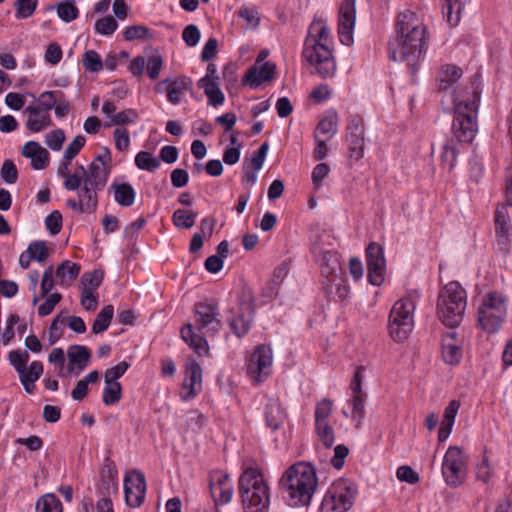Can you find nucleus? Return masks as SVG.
Here are the masks:
<instances>
[{"mask_svg": "<svg viewBox=\"0 0 512 512\" xmlns=\"http://www.w3.org/2000/svg\"><path fill=\"white\" fill-rule=\"evenodd\" d=\"M428 46L425 25L412 11L398 14L396 20V36L388 43L390 59L406 62L414 74L424 59Z\"/></svg>", "mask_w": 512, "mask_h": 512, "instance_id": "1", "label": "nucleus"}, {"mask_svg": "<svg viewBox=\"0 0 512 512\" xmlns=\"http://www.w3.org/2000/svg\"><path fill=\"white\" fill-rule=\"evenodd\" d=\"M279 486L290 506L309 505L318 486L316 469L310 462H297L283 473Z\"/></svg>", "mask_w": 512, "mask_h": 512, "instance_id": "2", "label": "nucleus"}, {"mask_svg": "<svg viewBox=\"0 0 512 512\" xmlns=\"http://www.w3.org/2000/svg\"><path fill=\"white\" fill-rule=\"evenodd\" d=\"M222 327L216 303L199 302L194 305V324L188 323L181 329L182 339L199 355L209 352L208 342L203 335L195 332H204L209 336L218 334Z\"/></svg>", "mask_w": 512, "mask_h": 512, "instance_id": "3", "label": "nucleus"}, {"mask_svg": "<svg viewBox=\"0 0 512 512\" xmlns=\"http://www.w3.org/2000/svg\"><path fill=\"white\" fill-rule=\"evenodd\" d=\"M471 96L454 99V117L451 126L452 136L458 143H471L478 132V104L481 90L478 75H475L470 82Z\"/></svg>", "mask_w": 512, "mask_h": 512, "instance_id": "4", "label": "nucleus"}, {"mask_svg": "<svg viewBox=\"0 0 512 512\" xmlns=\"http://www.w3.org/2000/svg\"><path fill=\"white\" fill-rule=\"evenodd\" d=\"M311 253L319 264L321 284L325 294L334 301H344L349 295V287L344 278L338 252L327 250L321 243L314 242Z\"/></svg>", "mask_w": 512, "mask_h": 512, "instance_id": "5", "label": "nucleus"}, {"mask_svg": "<svg viewBox=\"0 0 512 512\" xmlns=\"http://www.w3.org/2000/svg\"><path fill=\"white\" fill-rule=\"evenodd\" d=\"M330 43V30L327 26L322 22L313 23L309 28L302 54L322 78L332 77L336 71Z\"/></svg>", "mask_w": 512, "mask_h": 512, "instance_id": "6", "label": "nucleus"}, {"mask_svg": "<svg viewBox=\"0 0 512 512\" xmlns=\"http://www.w3.org/2000/svg\"><path fill=\"white\" fill-rule=\"evenodd\" d=\"M238 488L245 512L268 511L270 488L259 469L246 468L239 477Z\"/></svg>", "mask_w": 512, "mask_h": 512, "instance_id": "7", "label": "nucleus"}, {"mask_svg": "<svg viewBox=\"0 0 512 512\" xmlns=\"http://www.w3.org/2000/svg\"><path fill=\"white\" fill-rule=\"evenodd\" d=\"M467 306L465 289L456 281L446 284L437 298L438 319L447 327L455 328L463 320Z\"/></svg>", "mask_w": 512, "mask_h": 512, "instance_id": "8", "label": "nucleus"}, {"mask_svg": "<svg viewBox=\"0 0 512 512\" xmlns=\"http://www.w3.org/2000/svg\"><path fill=\"white\" fill-rule=\"evenodd\" d=\"M415 303L411 298H401L393 305L388 330L396 342H403L408 338L414 327Z\"/></svg>", "mask_w": 512, "mask_h": 512, "instance_id": "9", "label": "nucleus"}, {"mask_svg": "<svg viewBox=\"0 0 512 512\" xmlns=\"http://www.w3.org/2000/svg\"><path fill=\"white\" fill-rule=\"evenodd\" d=\"M357 494V486L348 479L335 481L326 491L321 506V512H347L353 505Z\"/></svg>", "mask_w": 512, "mask_h": 512, "instance_id": "10", "label": "nucleus"}, {"mask_svg": "<svg viewBox=\"0 0 512 512\" xmlns=\"http://www.w3.org/2000/svg\"><path fill=\"white\" fill-rule=\"evenodd\" d=\"M227 323L232 332L241 338L246 335L250 328L255 315L254 297L250 290H243L238 297L235 307L228 311Z\"/></svg>", "mask_w": 512, "mask_h": 512, "instance_id": "11", "label": "nucleus"}, {"mask_svg": "<svg viewBox=\"0 0 512 512\" xmlns=\"http://www.w3.org/2000/svg\"><path fill=\"white\" fill-rule=\"evenodd\" d=\"M506 312V298L501 293L490 292L478 309V323L485 331L494 333L500 328Z\"/></svg>", "mask_w": 512, "mask_h": 512, "instance_id": "12", "label": "nucleus"}, {"mask_svg": "<svg viewBox=\"0 0 512 512\" xmlns=\"http://www.w3.org/2000/svg\"><path fill=\"white\" fill-rule=\"evenodd\" d=\"M467 457L460 447L450 446L442 463V474L448 485L458 486L466 477Z\"/></svg>", "mask_w": 512, "mask_h": 512, "instance_id": "13", "label": "nucleus"}, {"mask_svg": "<svg viewBox=\"0 0 512 512\" xmlns=\"http://www.w3.org/2000/svg\"><path fill=\"white\" fill-rule=\"evenodd\" d=\"M272 361L273 355L270 346L259 345L250 356L247 373L254 381L261 382L263 377L270 374Z\"/></svg>", "mask_w": 512, "mask_h": 512, "instance_id": "14", "label": "nucleus"}, {"mask_svg": "<svg viewBox=\"0 0 512 512\" xmlns=\"http://www.w3.org/2000/svg\"><path fill=\"white\" fill-rule=\"evenodd\" d=\"M368 281L374 286H380L384 281L386 261L381 245L371 242L366 248Z\"/></svg>", "mask_w": 512, "mask_h": 512, "instance_id": "15", "label": "nucleus"}, {"mask_svg": "<svg viewBox=\"0 0 512 512\" xmlns=\"http://www.w3.org/2000/svg\"><path fill=\"white\" fill-rule=\"evenodd\" d=\"M145 492L146 481L144 474L138 470L126 473L124 477V494L126 504L133 508L139 507L144 501Z\"/></svg>", "mask_w": 512, "mask_h": 512, "instance_id": "16", "label": "nucleus"}, {"mask_svg": "<svg viewBox=\"0 0 512 512\" xmlns=\"http://www.w3.org/2000/svg\"><path fill=\"white\" fill-rule=\"evenodd\" d=\"M209 489L214 501V508L220 504L230 502L233 495V486L227 473L220 470L212 471L209 475Z\"/></svg>", "mask_w": 512, "mask_h": 512, "instance_id": "17", "label": "nucleus"}, {"mask_svg": "<svg viewBox=\"0 0 512 512\" xmlns=\"http://www.w3.org/2000/svg\"><path fill=\"white\" fill-rule=\"evenodd\" d=\"M365 367L359 365L356 367L353 378L350 382L352 391L351 403L353 406L352 419L356 422L358 428L365 416V395L362 391V380Z\"/></svg>", "mask_w": 512, "mask_h": 512, "instance_id": "18", "label": "nucleus"}, {"mask_svg": "<svg viewBox=\"0 0 512 512\" xmlns=\"http://www.w3.org/2000/svg\"><path fill=\"white\" fill-rule=\"evenodd\" d=\"M355 14V0H343L339 8L338 34L344 45L353 43Z\"/></svg>", "mask_w": 512, "mask_h": 512, "instance_id": "19", "label": "nucleus"}, {"mask_svg": "<svg viewBox=\"0 0 512 512\" xmlns=\"http://www.w3.org/2000/svg\"><path fill=\"white\" fill-rule=\"evenodd\" d=\"M347 142L350 157L359 160L364 155V125L360 118H353L347 127Z\"/></svg>", "mask_w": 512, "mask_h": 512, "instance_id": "20", "label": "nucleus"}, {"mask_svg": "<svg viewBox=\"0 0 512 512\" xmlns=\"http://www.w3.org/2000/svg\"><path fill=\"white\" fill-rule=\"evenodd\" d=\"M23 114L26 117L25 127L31 133L42 132L54 124L50 113L32 103L24 108Z\"/></svg>", "mask_w": 512, "mask_h": 512, "instance_id": "21", "label": "nucleus"}, {"mask_svg": "<svg viewBox=\"0 0 512 512\" xmlns=\"http://www.w3.org/2000/svg\"><path fill=\"white\" fill-rule=\"evenodd\" d=\"M202 388V368L196 361H190L186 365V377L183 383V400L193 398Z\"/></svg>", "mask_w": 512, "mask_h": 512, "instance_id": "22", "label": "nucleus"}, {"mask_svg": "<svg viewBox=\"0 0 512 512\" xmlns=\"http://www.w3.org/2000/svg\"><path fill=\"white\" fill-rule=\"evenodd\" d=\"M78 170L84 175V181L96 189L105 187L110 173V167H103L96 161H92L87 169L83 165H78Z\"/></svg>", "mask_w": 512, "mask_h": 512, "instance_id": "23", "label": "nucleus"}, {"mask_svg": "<svg viewBox=\"0 0 512 512\" xmlns=\"http://www.w3.org/2000/svg\"><path fill=\"white\" fill-rule=\"evenodd\" d=\"M461 342L454 331L448 332L442 337V357L445 363L457 364L462 357Z\"/></svg>", "mask_w": 512, "mask_h": 512, "instance_id": "24", "label": "nucleus"}, {"mask_svg": "<svg viewBox=\"0 0 512 512\" xmlns=\"http://www.w3.org/2000/svg\"><path fill=\"white\" fill-rule=\"evenodd\" d=\"M275 71V64L270 62H265L259 67L253 66L247 71L243 83L249 84L251 88H257L262 82L273 79Z\"/></svg>", "mask_w": 512, "mask_h": 512, "instance_id": "25", "label": "nucleus"}, {"mask_svg": "<svg viewBox=\"0 0 512 512\" xmlns=\"http://www.w3.org/2000/svg\"><path fill=\"white\" fill-rule=\"evenodd\" d=\"M461 146L462 144L455 141L454 138H446L440 144L441 164L449 171H451L456 165Z\"/></svg>", "mask_w": 512, "mask_h": 512, "instance_id": "26", "label": "nucleus"}, {"mask_svg": "<svg viewBox=\"0 0 512 512\" xmlns=\"http://www.w3.org/2000/svg\"><path fill=\"white\" fill-rule=\"evenodd\" d=\"M168 83L166 88L167 99L172 104H178L186 91L191 89L192 81L187 77L177 78L175 80L165 79L161 84Z\"/></svg>", "mask_w": 512, "mask_h": 512, "instance_id": "27", "label": "nucleus"}, {"mask_svg": "<svg viewBox=\"0 0 512 512\" xmlns=\"http://www.w3.org/2000/svg\"><path fill=\"white\" fill-rule=\"evenodd\" d=\"M496 235L500 244H506L511 230L510 216L506 205H501L495 215Z\"/></svg>", "mask_w": 512, "mask_h": 512, "instance_id": "28", "label": "nucleus"}, {"mask_svg": "<svg viewBox=\"0 0 512 512\" xmlns=\"http://www.w3.org/2000/svg\"><path fill=\"white\" fill-rule=\"evenodd\" d=\"M110 190L113 191L114 200L123 207H130L135 202L136 193L131 184L123 183H112Z\"/></svg>", "mask_w": 512, "mask_h": 512, "instance_id": "29", "label": "nucleus"}, {"mask_svg": "<svg viewBox=\"0 0 512 512\" xmlns=\"http://www.w3.org/2000/svg\"><path fill=\"white\" fill-rule=\"evenodd\" d=\"M103 189H96L84 181V185L78 190V199L86 209V213H94L98 206V192Z\"/></svg>", "mask_w": 512, "mask_h": 512, "instance_id": "30", "label": "nucleus"}, {"mask_svg": "<svg viewBox=\"0 0 512 512\" xmlns=\"http://www.w3.org/2000/svg\"><path fill=\"white\" fill-rule=\"evenodd\" d=\"M266 424L272 430H277L285 419V412L277 399H270L265 410Z\"/></svg>", "mask_w": 512, "mask_h": 512, "instance_id": "31", "label": "nucleus"}, {"mask_svg": "<svg viewBox=\"0 0 512 512\" xmlns=\"http://www.w3.org/2000/svg\"><path fill=\"white\" fill-rule=\"evenodd\" d=\"M197 85L199 88L204 90L210 105L218 106L223 104L225 96L220 90L218 83L214 79L201 78Z\"/></svg>", "mask_w": 512, "mask_h": 512, "instance_id": "32", "label": "nucleus"}, {"mask_svg": "<svg viewBox=\"0 0 512 512\" xmlns=\"http://www.w3.org/2000/svg\"><path fill=\"white\" fill-rule=\"evenodd\" d=\"M42 374L43 364L40 361H33L28 368V373L19 376L20 382L27 393H33L35 389V382Z\"/></svg>", "mask_w": 512, "mask_h": 512, "instance_id": "33", "label": "nucleus"}, {"mask_svg": "<svg viewBox=\"0 0 512 512\" xmlns=\"http://www.w3.org/2000/svg\"><path fill=\"white\" fill-rule=\"evenodd\" d=\"M80 270L79 264L65 260L57 267L56 276L61 285H70L78 277Z\"/></svg>", "mask_w": 512, "mask_h": 512, "instance_id": "34", "label": "nucleus"}, {"mask_svg": "<svg viewBox=\"0 0 512 512\" xmlns=\"http://www.w3.org/2000/svg\"><path fill=\"white\" fill-rule=\"evenodd\" d=\"M68 359L71 364H76L80 371L86 368L91 357L90 350L86 346L72 345L68 349Z\"/></svg>", "mask_w": 512, "mask_h": 512, "instance_id": "35", "label": "nucleus"}, {"mask_svg": "<svg viewBox=\"0 0 512 512\" xmlns=\"http://www.w3.org/2000/svg\"><path fill=\"white\" fill-rule=\"evenodd\" d=\"M53 8L56 9L58 17L66 23L72 22L79 15V9L75 5V0L61 1L49 9Z\"/></svg>", "mask_w": 512, "mask_h": 512, "instance_id": "36", "label": "nucleus"}, {"mask_svg": "<svg viewBox=\"0 0 512 512\" xmlns=\"http://www.w3.org/2000/svg\"><path fill=\"white\" fill-rule=\"evenodd\" d=\"M114 315V308L112 305H106L102 308V310L97 314L93 325L92 332L94 334H99L106 331L111 323V320Z\"/></svg>", "mask_w": 512, "mask_h": 512, "instance_id": "37", "label": "nucleus"}, {"mask_svg": "<svg viewBox=\"0 0 512 512\" xmlns=\"http://www.w3.org/2000/svg\"><path fill=\"white\" fill-rule=\"evenodd\" d=\"M462 76V70L455 65H447L442 68L440 73V90H447L451 85L457 82Z\"/></svg>", "mask_w": 512, "mask_h": 512, "instance_id": "38", "label": "nucleus"}, {"mask_svg": "<svg viewBox=\"0 0 512 512\" xmlns=\"http://www.w3.org/2000/svg\"><path fill=\"white\" fill-rule=\"evenodd\" d=\"M100 475L103 488L109 490L110 486L116 487L118 472L115 463L110 458L105 459Z\"/></svg>", "mask_w": 512, "mask_h": 512, "instance_id": "39", "label": "nucleus"}, {"mask_svg": "<svg viewBox=\"0 0 512 512\" xmlns=\"http://www.w3.org/2000/svg\"><path fill=\"white\" fill-rule=\"evenodd\" d=\"M464 9V0H445L443 14L451 25H457L460 20V14Z\"/></svg>", "mask_w": 512, "mask_h": 512, "instance_id": "40", "label": "nucleus"}, {"mask_svg": "<svg viewBox=\"0 0 512 512\" xmlns=\"http://www.w3.org/2000/svg\"><path fill=\"white\" fill-rule=\"evenodd\" d=\"M122 396V387L118 381L105 382L102 400L107 406L113 405L120 401Z\"/></svg>", "mask_w": 512, "mask_h": 512, "instance_id": "41", "label": "nucleus"}, {"mask_svg": "<svg viewBox=\"0 0 512 512\" xmlns=\"http://www.w3.org/2000/svg\"><path fill=\"white\" fill-rule=\"evenodd\" d=\"M8 359L19 376L28 373L27 363L30 356L27 351L12 350L8 354Z\"/></svg>", "mask_w": 512, "mask_h": 512, "instance_id": "42", "label": "nucleus"}, {"mask_svg": "<svg viewBox=\"0 0 512 512\" xmlns=\"http://www.w3.org/2000/svg\"><path fill=\"white\" fill-rule=\"evenodd\" d=\"M36 512H62V503L54 494L43 495L36 503Z\"/></svg>", "mask_w": 512, "mask_h": 512, "instance_id": "43", "label": "nucleus"}, {"mask_svg": "<svg viewBox=\"0 0 512 512\" xmlns=\"http://www.w3.org/2000/svg\"><path fill=\"white\" fill-rule=\"evenodd\" d=\"M160 160L148 151H140L135 157V165L140 170L153 172L160 166Z\"/></svg>", "mask_w": 512, "mask_h": 512, "instance_id": "44", "label": "nucleus"}, {"mask_svg": "<svg viewBox=\"0 0 512 512\" xmlns=\"http://www.w3.org/2000/svg\"><path fill=\"white\" fill-rule=\"evenodd\" d=\"M197 213L191 210L178 209L172 215V221L178 228L190 229L195 224Z\"/></svg>", "mask_w": 512, "mask_h": 512, "instance_id": "45", "label": "nucleus"}, {"mask_svg": "<svg viewBox=\"0 0 512 512\" xmlns=\"http://www.w3.org/2000/svg\"><path fill=\"white\" fill-rule=\"evenodd\" d=\"M61 94L62 91L60 90L44 91L38 96L36 102L32 104L50 113Z\"/></svg>", "mask_w": 512, "mask_h": 512, "instance_id": "46", "label": "nucleus"}, {"mask_svg": "<svg viewBox=\"0 0 512 512\" xmlns=\"http://www.w3.org/2000/svg\"><path fill=\"white\" fill-rule=\"evenodd\" d=\"M138 118V112L135 109L129 108L117 112L116 114L110 115V124H106V126H124L128 124H134Z\"/></svg>", "mask_w": 512, "mask_h": 512, "instance_id": "47", "label": "nucleus"}, {"mask_svg": "<svg viewBox=\"0 0 512 512\" xmlns=\"http://www.w3.org/2000/svg\"><path fill=\"white\" fill-rule=\"evenodd\" d=\"M123 36L126 41L150 40L152 38V32L144 25H132L126 27Z\"/></svg>", "mask_w": 512, "mask_h": 512, "instance_id": "48", "label": "nucleus"}, {"mask_svg": "<svg viewBox=\"0 0 512 512\" xmlns=\"http://www.w3.org/2000/svg\"><path fill=\"white\" fill-rule=\"evenodd\" d=\"M338 119L336 114L322 119L315 130V134L328 135V139L332 138L337 133Z\"/></svg>", "mask_w": 512, "mask_h": 512, "instance_id": "49", "label": "nucleus"}, {"mask_svg": "<svg viewBox=\"0 0 512 512\" xmlns=\"http://www.w3.org/2000/svg\"><path fill=\"white\" fill-rule=\"evenodd\" d=\"M83 67L89 72H99L103 69V62L95 50H88L82 57Z\"/></svg>", "mask_w": 512, "mask_h": 512, "instance_id": "50", "label": "nucleus"}, {"mask_svg": "<svg viewBox=\"0 0 512 512\" xmlns=\"http://www.w3.org/2000/svg\"><path fill=\"white\" fill-rule=\"evenodd\" d=\"M94 28L96 33L109 36L117 30L118 23L113 16L108 15L98 19L95 22Z\"/></svg>", "mask_w": 512, "mask_h": 512, "instance_id": "51", "label": "nucleus"}, {"mask_svg": "<svg viewBox=\"0 0 512 512\" xmlns=\"http://www.w3.org/2000/svg\"><path fill=\"white\" fill-rule=\"evenodd\" d=\"M316 432L320 439V441L324 444L326 448L332 447L335 442L334 429L329 424V422L317 423Z\"/></svg>", "mask_w": 512, "mask_h": 512, "instance_id": "52", "label": "nucleus"}, {"mask_svg": "<svg viewBox=\"0 0 512 512\" xmlns=\"http://www.w3.org/2000/svg\"><path fill=\"white\" fill-rule=\"evenodd\" d=\"M333 402L329 398H324L317 403L315 409V424L328 422L332 412Z\"/></svg>", "mask_w": 512, "mask_h": 512, "instance_id": "53", "label": "nucleus"}, {"mask_svg": "<svg viewBox=\"0 0 512 512\" xmlns=\"http://www.w3.org/2000/svg\"><path fill=\"white\" fill-rule=\"evenodd\" d=\"M65 133L62 129L50 131L45 136V144L53 151L61 150L65 141Z\"/></svg>", "mask_w": 512, "mask_h": 512, "instance_id": "54", "label": "nucleus"}, {"mask_svg": "<svg viewBox=\"0 0 512 512\" xmlns=\"http://www.w3.org/2000/svg\"><path fill=\"white\" fill-rule=\"evenodd\" d=\"M38 0H16V17L17 18H28L30 17L37 7Z\"/></svg>", "mask_w": 512, "mask_h": 512, "instance_id": "55", "label": "nucleus"}, {"mask_svg": "<svg viewBox=\"0 0 512 512\" xmlns=\"http://www.w3.org/2000/svg\"><path fill=\"white\" fill-rule=\"evenodd\" d=\"M0 174L1 178L8 184H14L18 179L17 167L10 159H6L3 162Z\"/></svg>", "mask_w": 512, "mask_h": 512, "instance_id": "56", "label": "nucleus"}, {"mask_svg": "<svg viewBox=\"0 0 512 512\" xmlns=\"http://www.w3.org/2000/svg\"><path fill=\"white\" fill-rule=\"evenodd\" d=\"M65 319L60 315L54 318L49 328V345H54L63 335Z\"/></svg>", "mask_w": 512, "mask_h": 512, "instance_id": "57", "label": "nucleus"}, {"mask_svg": "<svg viewBox=\"0 0 512 512\" xmlns=\"http://www.w3.org/2000/svg\"><path fill=\"white\" fill-rule=\"evenodd\" d=\"M103 277L104 273L100 270L85 272L81 277V283L84 285V288H89L88 286H90L92 290L97 289L101 285Z\"/></svg>", "mask_w": 512, "mask_h": 512, "instance_id": "58", "label": "nucleus"}, {"mask_svg": "<svg viewBox=\"0 0 512 512\" xmlns=\"http://www.w3.org/2000/svg\"><path fill=\"white\" fill-rule=\"evenodd\" d=\"M86 143V139L83 135H77L72 142L67 146L64 152V159L67 161H71L74 159L81 149L84 147Z\"/></svg>", "mask_w": 512, "mask_h": 512, "instance_id": "59", "label": "nucleus"}, {"mask_svg": "<svg viewBox=\"0 0 512 512\" xmlns=\"http://www.w3.org/2000/svg\"><path fill=\"white\" fill-rule=\"evenodd\" d=\"M26 251L34 255L33 259L38 262H43L48 257V249L44 241H33L29 244Z\"/></svg>", "mask_w": 512, "mask_h": 512, "instance_id": "60", "label": "nucleus"}, {"mask_svg": "<svg viewBox=\"0 0 512 512\" xmlns=\"http://www.w3.org/2000/svg\"><path fill=\"white\" fill-rule=\"evenodd\" d=\"M62 215L58 210L52 211L45 218V225L51 235H56L61 231L62 228Z\"/></svg>", "mask_w": 512, "mask_h": 512, "instance_id": "61", "label": "nucleus"}, {"mask_svg": "<svg viewBox=\"0 0 512 512\" xmlns=\"http://www.w3.org/2000/svg\"><path fill=\"white\" fill-rule=\"evenodd\" d=\"M129 367V363H127L126 361H121L117 365L108 368L104 374V381H118V379L124 375V373L128 370Z\"/></svg>", "mask_w": 512, "mask_h": 512, "instance_id": "62", "label": "nucleus"}, {"mask_svg": "<svg viewBox=\"0 0 512 512\" xmlns=\"http://www.w3.org/2000/svg\"><path fill=\"white\" fill-rule=\"evenodd\" d=\"M200 31L194 24L187 25L182 32V39L189 47L196 46L200 41Z\"/></svg>", "mask_w": 512, "mask_h": 512, "instance_id": "63", "label": "nucleus"}, {"mask_svg": "<svg viewBox=\"0 0 512 512\" xmlns=\"http://www.w3.org/2000/svg\"><path fill=\"white\" fill-rule=\"evenodd\" d=\"M115 147L119 151H125L130 146V136L126 128L118 127L113 133Z\"/></svg>", "mask_w": 512, "mask_h": 512, "instance_id": "64", "label": "nucleus"}]
</instances>
